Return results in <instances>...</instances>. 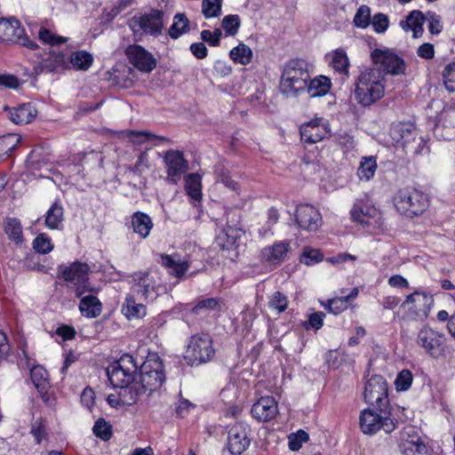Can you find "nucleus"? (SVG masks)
Returning <instances> with one entry per match:
<instances>
[{
	"label": "nucleus",
	"mask_w": 455,
	"mask_h": 455,
	"mask_svg": "<svg viewBox=\"0 0 455 455\" xmlns=\"http://www.w3.org/2000/svg\"><path fill=\"white\" fill-rule=\"evenodd\" d=\"M165 381V373L161 358L156 355H148L140 367L139 380L136 379L131 387L120 392L124 403L134 404L143 394L148 395L158 390Z\"/></svg>",
	"instance_id": "nucleus-1"
},
{
	"label": "nucleus",
	"mask_w": 455,
	"mask_h": 455,
	"mask_svg": "<svg viewBox=\"0 0 455 455\" xmlns=\"http://www.w3.org/2000/svg\"><path fill=\"white\" fill-rule=\"evenodd\" d=\"M30 379L39 393L46 392L49 387V380L47 371L43 366L36 365L32 367L30 369Z\"/></svg>",
	"instance_id": "nucleus-35"
},
{
	"label": "nucleus",
	"mask_w": 455,
	"mask_h": 455,
	"mask_svg": "<svg viewBox=\"0 0 455 455\" xmlns=\"http://www.w3.org/2000/svg\"><path fill=\"white\" fill-rule=\"evenodd\" d=\"M125 54L130 63L140 71L150 72L156 66V60L154 56L140 45H129L125 50Z\"/></svg>",
	"instance_id": "nucleus-19"
},
{
	"label": "nucleus",
	"mask_w": 455,
	"mask_h": 455,
	"mask_svg": "<svg viewBox=\"0 0 455 455\" xmlns=\"http://www.w3.org/2000/svg\"><path fill=\"white\" fill-rule=\"evenodd\" d=\"M309 439L308 434L303 430L298 431L296 434L289 436V448L291 451H299L303 443Z\"/></svg>",
	"instance_id": "nucleus-56"
},
{
	"label": "nucleus",
	"mask_w": 455,
	"mask_h": 455,
	"mask_svg": "<svg viewBox=\"0 0 455 455\" xmlns=\"http://www.w3.org/2000/svg\"><path fill=\"white\" fill-rule=\"evenodd\" d=\"M399 448L403 455H416L423 452L425 444L417 431L409 427L401 433Z\"/></svg>",
	"instance_id": "nucleus-24"
},
{
	"label": "nucleus",
	"mask_w": 455,
	"mask_h": 455,
	"mask_svg": "<svg viewBox=\"0 0 455 455\" xmlns=\"http://www.w3.org/2000/svg\"><path fill=\"white\" fill-rule=\"evenodd\" d=\"M351 218L363 228L375 229L381 225V214L373 205L363 201L356 202L351 210Z\"/></svg>",
	"instance_id": "nucleus-13"
},
{
	"label": "nucleus",
	"mask_w": 455,
	"mask_h": 455,
	"mask_svg": "<svg viewBox=\"0 0 455 455\" xmlns=\"http://www.w3.org/2000/svg\"><path fill=\"white\" fill-rule=\"evenodd\" d=\"M69 61L74 68L87 70L93 62V57L86 51H77L71 54Z\"/></svg>",
	"instance_id": "nucleus-40"
},
{
	"label": "nucleus",
	"mask_w": 455,
	"mask_h": 455,
	"mask_svg": "<svg viewBox=\"0 0 455 455\" xmlns=\"http://www.w3.org/2000/svg\"><path fill=\"white\" fill-rule=\"evenodd\" d=\"M310 78L308 64L301 59L289 60L283 70L280 91L286 97H297L306 92Z\"/></svg>",
	"instance_id": "nucleus-3"
},
{
	"label": "nucleus",
	"mask_w": 455,
	"mask_h": 455,
	"mask_svg": "<svg viewBox=\"0 0 455 455\" xmlns=\"http://www.w3.org/2000/svg\"><path fill=\"white\" fill-rule=\"evenodd\" d=\"M251 412L259 421H269L278 412L277 403L272 396H262L252 405Z\"/></svg>",
	"instance_id": "nucleus-25"
},
{
	"label": "nucleus",
	"mask_w": 455,
	"mask_h": 455,
	"mask_svg": "<svg viewBox=\"0 0 455 455\" xmlns=\"http://www.w3.org/2000/svg\"><path fill=\"white\" fill-rule=\"evenodd\" d=\"M389 408L365 409L360 415V427L363 434L373 435L382 429L386 433H391L395 426L389 417Z\"/></svg>",
	"instance_id": "nucleus-7"
},
{
	"label": "nucleus",
	"mask_w": 455,
	"mask_h": 455,
	"mask_svg": "<svg viewBox=\"0 0 455 455\" xmlns=\"http://www.w3.org/2000/svg\"><path fill=\"white\" fill-rule=\"evenodd\" d=\"M202 12L206 19L220 16L221 13V0H203Z\"/></svg>",
	"instance_id": "nucleus-47"
},
{
	"label": "nucleus",
	"mask_w": 455,
	"mask_h": 455,
	"mask_svg": "<svg viewBox=\"0 0 455 455\" xmlns=\"http://www.w3.org/2000/svg\"><path fill=\"white\" fill-rule=\"evenodd\" d=\"M371 59L374 65L372 68H379L384 77L386 74L398 76L405 72L404 60L389 50L375 49L371 52Z\"/></svg>",
	"instance_id": "nucleus-11"
},
{
	"label": "nucleus",
	"mask_w": 455,
	"mask_h": 455,
	"mask_svg": "<svg viewBox=\"0 0 455 455\" xmlns=\"http://www.w3.org/2000/svg\"><path fill=\"white\" fill-rule=\"evenodd\" d=\"M217 181L221 182L225 187L230 188L233 191H238V183L232 180L230 173L228 170L223 167L216 170Z\"/></svg>",
	"instance_id": "nucleus-51"
},
{
	"label": "nucleus",
	"mask_w": 455,
	"mask_h": 455,
	"mask_svg": "<svg viewBox=\"0 0 455 455\" xmlns=\"http://www.w3.org/2000/svg\"><path fill=\"white\" fill-rule=\"evenodd\" d=\"M240 27L238 15H228L222 20V28L228 36H235Z\"/></svg>",
	"instance_id": "nucleus-55"
},
{
	"label": "nucleus",
	"mask_w": 455,
	"mask_h": 455,
	"mask_svg": "<svg viewBox=\"0 0 455 455\" xmlns=\"http://www.w3.org/2000/svg\"><path fill=\"white\" fill-rule=\"evenodd\" d=\"M20 141L21 136L16 133H7L0 136V160L11 156Z\"/></svg>",
	"instance_id": "nucleus-33"
},
{
	"label": "nucleus",
	"mask_w": 455,
	"mask_h": 455,
	"mask_svg": "<svg viewBox=\"0 0 455 455\" xmlns=\"http://www.w3.org/2000/svg\"><path fill=\"white\" fill-rule=\"evenodd\" d=\"M268 306H269V307L276 310L277 313L280 314L287 308V306H288L287 298L280 291H275L270 298Z\"/></svg>",
	"instance_id": "nucleus-54"
},
{
	"label": "nucleus",
	"mask_w": 455,
	"mask_h": 455,
	"mask_svg": "<svg viewBox=\"0 0 455 455\" xmlns=\"http://www.w3.org/2000/svg\"><path fill=\"white\" fill-rule=\"evenodd\" d=\"M373 29L377 33L385 32L389 25L388 17L383 13L375 14L371 20Z\"/></svg>",
	"instance_id": "nucleus-57"
},
{
	"label": "nucleus",
	"mask_w": 455,
	"mask_h": 455,
	"mask_svg": "<svg viewBox=\"0 0 455 455\" xmlns=\"http://www.w3.org/2000/svg\"><path fill=\"white\" fill-rule=\"evenodd\" d=\"M198 347L199 337L197 335H193L183 355L184 361L188 365L193 366L197 364L196 362L198 358Z\"/></svg>",
	"instance_id": "nucleus-43"
},
{
	"label": "nucleus",
	"mask_w": 455,
	"mask_h": 455,
	"mask_svg": "<svg viewBox=\"0 0 455 455\" xmlns=\"http://www.w3.org/2000/svg\"><path fill=\"white\" fill-rule=\"evenodd\" d=\"M323 259V255L319 250L305 249L300 256V262L307 266H312L322 261Z\"/></svg>",
	"instance_id": "nucleus-52"
},
{
	"label": "nucleus",
	"mask_w": 455,
	"mask_h": 455,
	"mask_svg": "<svg viewBox=\"0 0 455 455\" xmlns=\"http://www.w3.org/2000/svg\"><path fill=\"white\" fill-rule=\"evenodd\" d=\"M279 220L278 211L271 207L267 212V228L262 227L259 229V235L265 236L269 231L273 225L276 224Z\"/></svg>",
	"instance_id": "nucleus-59"
},
{
	"label": "nucleus",
	"mask_w": 455,
	"mask_h": 455,
	"mask_svg": "<svg viewBox=\"0 0 455 455\" xmlns=\"http://www.w3.org/2000/svg\"><path fill=\"white\" fill-rule=\"evenodd\" d=\"M92 431L102 441H108L112 436V427L103 418H100L95 421Z\"/></svg>",
	"instance_id": "nucleus-46"
},
{
	"label": "nucleus",
	"mask_w": 455,
	"mask_h": 455,
	"mask_svg": "<svg viewBox=\"0 0 455 455\" xmlns=\"http://www.w3.org/2000/svg\"><path fill=\"white\" fill-rule=\"evenodd\" d=\"M433 305L434 298L431 294L416 291L406 297L402 307L408 308L407 315L411 320L424 321Z\"/></svg>",
	"instance_id": "nucleus-9"
},
{
	"label": "nucleus",
	"mask_w": 455,
	"mask_h": 455,
	"mask_svg": "<svg viewBox=\"0 0 455 455\" xmlns=\"http://www.w3.org/2000/svg\"><path fill=\"white\" fill-rule=\"evenodd\" d=\"M89 266L86 263L76 261L68 266L60 265L58 267V277L65 282L71 283L76 288H87L90 286L88 282Z\"/></svg>",
	"instance_id": "nucleus-16"
},
{
	"label": "nucleus",
	"mask_w": 455,
	"mask_h": 455,
	"mask_svg": "<svg viewBox=\"0 0 455 455\" xmlns=\"http://www.w3.org/2000/svg\"><path fill=\"white\" fill-rule=\"evenodd\" d=\"M387 382L380 375H372L364 387V400L373 408H389Z\"/></svg>",
	"instance_id": "nucleus-10"
},
{
	"label": "nucleus",
	"mask_w": 455,
	"mask_h": 455,
	"mask_svg": "<svg viewBox=\"0 0 455 455\" xmlns=\"http://www.w3.org/2000/svg\"><path fill=\"white\" fill-rule=\"evenodd\" d=\"M0 85L5 88L17 89L20 82L17 76L13 75H0Z\"/></svg>",
	"instance_id": "nucleus-63"
},
{
	"label": "nucleus",
	"mask_w": 455,
	"mask_h": 455,
	"mask_svg": "<svg viewBox=\"0 0 455 455\" xmlns=\"http://www.w3.org/2000/svg\"><path fill=\"white\" fill-rule=\"evenodd\" d=\"M385 94V78L379 68H367L357 78L355 99L363 107H370Z\"/></svg>",
	"instance_id": "nucleus-2"
},
{
	"label": "nucleus",
	"mask_w": 455,
	"mask_h": 455,
	"mask_svg": "<svg viewBox=\"0 0 455 455\" xmlns=\"http://www.w3.org/2000/svg\"><path fill=\"white\" fill-rule=\"evenodd\" d=\"M444 334L429 327H423L418 333L417 344L435 358H438L444 352Z\"/></svg>",
	"instance_id": "nucleus-15"
},
{
	"label": "nucleus",
	"mask_w": 455,
	"mask_h": 455,
	"mask_svg": "<svg viewBox=\"0 0 455 455\" xmlns=\"http://www.w3.org/2000/svg\"><path fill=\"white\" fill-rule=\"evenodd\" d=\"M249 445L248 427L241 422L236 423L228 432V447L229 451L234 455H240Z\"/></svg>",
	"instance_id": "nucleus-21"
},
{
	"label": "nucleus",
	"mask_w": 455,
	"mask_h": 455,
	"mask_svg": "<svg viewBox=\"0 0 455 455\" xmlns=\"http://www.w3.org/2000/svg\"><path fill=\"white\" fill-rule=\"evenodd\" d=\"M189 21L184 13H177L173 18V23L169 29L172 38H178L188 31Z\"/></svg>",
	"instance_id": "nucleus-41"
},
{
	"label": "nucleus",
	"mask_w": 455,
	"mask_h": 455,
	"mask_svg": "<svg viewBox=\"0 0 455 455\" xmlns=\"http://www.w3.org/2000/svg\"><path fill=\"white\" fill-rule=\"evenodd\" d=\"M160 258V263L169 270L170 274L177 277L182 276L188 268L187 261H176L171 255L162 254Z\"/></svg>",
	"instance_id": "nucleus-34"
},
{
	"label": "nucleus",
	"mask_w": 455,
	"mask_h": 455,
	"mask_svg": "<svg viewBox=\"0 0 455 455\" xmlns=\"http://www.w3.org/2000/svg\"><path fill=\"white\" fill-rule=\"evenodd\" d=\"M443 80L449 92H455V63L448 64L443 68Z\"/></svg>",
	"instance_id": "nucleus-53"
},
{
	"label": "nucleus",
	"mask_w": 455,
	"mask_h": 455,
	"mask_svg": "<svg viewBox=\"0 0 455 455\" xmlns=\"http://www.w3.org/2000/svg\"><path fill=\"white\" fill-rule=\"evenodd\" d=\"M221 35L220 28L215 29L213 33L210 30H204L201 32V39L209 42L211 45L216 46L220 43Z\"/></svg>",
	"instance_id": "nucleus-61"
},
{
	"label": "nucleus",
	"mask_w": 455,
	"mask_h": 455,
	"mask_svg": "<svg viewBox=\"0 0 455 455\" xmlns=\"http://www.w3.org/2000/svg\"><path fill=\"white\" fill-rule=\"evenodd\" d=\"M412 373L409 370L400 371L395 380V387L398 391L408 390L412 383Z\"/></svg>",
	"instance_id": "nucleus-50"
},
{
	"label": "nucleus",
	"mask_w": 455,
	"mask_h": 455,
	"mask_svg": "<svg viewBox=\"0 0 455 455\" xmlns=\"http://www.w3.org/2000/svg\"><path fill=\"white\" fill-rule=\"evenodd\" d=\"M4 231L8 237L16 243H20L23 241L22 227L20 220L17 219H9L6 222Z\"/></svg>",
	"instance_id": "nucleus-44"
},
{
	"label": "nucleus",
	"mask_w": 455,
	"mask_h": 455,
	"mask_svg": "<svg viewBox=\"0 0 455 455\" xmlns=\"http://www.w3.org/2000/svg\"><path fill=\"white\" fill-rule=\"evenodd\" d=\"M295 220L301 229L309 232L316 231L323 224V218L319 210L308 204H300L297 207Z\"/></svg>",
	"instance_id": "nucleus-17"
},
{
	"label": "nucleus",
	"mask_w": 455,
	"mask_h": 455,
	"mask_svg": "<svg viewBox=\"0 0 455 455\" xmlns=\"http://www.w3.org/2000/svg\"><path fill=\"white\" fill-rule=\"evenodd\" d=\"M354 23L357 28H365L371 23V9L367 5H361L355 17Z\"/></svg>",
	"instance_id": "nucleus-49"
},
{
	"label": "nucleus",
	"mask_w": 455,
	"mask_h": 455,
	"mask_svg": "<svg viewBox=\"0 0 455 455\" xmlns=\"http://www.w3.org/2000/svg\"><path fill=\"white\" fill-rule=\"evenodd\" d=\"M63 220V208L55 202L46 212L45 225L52 229H58Z\"/></svg>",
	"instance_id": "nucleus-38"
},
{
	"label": "nucleus",
	"mask_w": 455,
	"mask_h": 455,
	"mask_svg": "<svg viewBox=\"0 0 455 455\" xmlns=\"http://www.w3.org/2000/svg\"><path fill=\"white\" fill-rule=\"evenodd\" d=\"M41 68L43 71L46 72H59L69 67L63 52L52 51L47 57L42 60Z\"/></svg>",
	"instance_id": "nucleus-29"
},
{
	"label": "nucleus",
	"mask_w": 455,
	"mask_h": 455,
	"mask_svg": "<svg viewBox=\"0 0 455 455\" xmlns=\"http://www.w3.org/2000/svg\"><path fill=\"white\" fill-rule=\"evenodd\" d=\"M290 249V243L285 241L264 247L260 251L261 261L273 266L279 265L285 259Z\"/></svg>",
	"instance_id": "nucleus-26"
},
{
	"label": "nucleus",
	"mask_w": 455,
	"mask_h": 455,
	"mask_svg": "<svg viewBox=\"0 0 455 455\" xmlns=\"http://www.w3.org/2000/svg\"><path fill=\"white\" fill-rule=\"evenodd\" d=\"M223 302L215 298H210L201 300V310L209 309L214 311L215 315L219 314L222 309Z\"/></svg>",
	"instance_id": "nucleus-60"
},
{
	"label": "nucleus",
	"mask_w": 455,
	"mask_h": 455,
	"mask_svg": "<svg viewBox=\"0 0 455 455\" xmlns=\"http://www.w3.org/2000/svg\"><path fill=\"white\" fill-rule=\"evenodd\" d=\"M185 190L194 206L199 203V174L190 173L185 177Z\"/></svg>",
	"instance_id": "nucleus-37"
},
{
	"label": "nucleus",
	"mask_w": 455,
	"mask_h": 455,
	"mask_svg": "<svg viewBox=\"0 0 455 455\" xmlns=\"http://www.w3.org/2000/svg\"><path fill=\"white\" fill-rule=\"evenodd\" d=\"M92 291V289L90 286L75 289L76 297L80 298L79 310L84 316L88 318L98 317L102 312V304L96 296L84 295L85 292Z\"/></svg>",
	"instance_id": "nucleus-22"
},
{
	"label": "nucleus",
	"mask_w": 455,
	"mask_h": 455,
	"mask_svg": "<svg viewBox=\"0 0 455 455\" xmlns=\"http://www.w3.org/2000/svg\"><path fill=\"white\" fill-rule=\"evenodd\" d=\"M137 298L134 295H128L123 305L122 311L128 317H142L146 315V307L143 301L136 302Z\"/></svg>",
	"instance_id": "nucleus-32"
},
{
	"label": "nucleus",
	"mask_w": 455,
	"mask_h": 455,
	"mask_svg": "<svg viewBox=\"0 0 455 455\" xmlns=\"http://www.w3.org/2000/svg\"><path fill=\"white\" fill-rule=\"evenodd\" d=\"M137 371L138 365L134 358L129 354H124L108 368L107 374L111 384L123 392L136 381Z\"/></svg>",
	"instance_id": "nucleus-5"
},
{
	"label": "nucleus",
	"mask_w": 455,
	"mask_h": 455,
	"mask_svg": "<svg viewBox=\"0 0 455 455\" xmlns=\"http://www.w3.org/2000/svg\"><path fill=\"white\" fill-rule=\"evenodd\" d=\"M24 34V29L16 19L0 20V41L16 44Z\"/></svg>",
	"instance_id": "nucleus-28"
},
{
	"label": "nucleus",
	"mask_w": 455,
	"mask_h": 455,
	"mask_svg": "<svg viewBox=\"0 0 455 455\" xmlns=\"http://www.w3.org/2000/svg\"><path fill=\"white\" fill-rule=\"evenodd\" d=\"M164 12L161 10H152L149 13L134 16L131 20L130 27L134 33H145L158 36L163 28Z\"/></svg>",
	"instance_id": "nucleus-12"
},
{
	"label": "nucleus",
	"mask_w": 455,
	"mask_h": 455,
	"mask_svg": "<svg viewBox=\"0 0 455 455\" xmlns=\"http://www.w3.org/2000/svg\"><path fill=\"white\" fill-rule=\"evenodd\" d=\"M139 301H148L156 294L155 282L149 272H139L132 275V285L131 288Z\"/></svg>",
	"instance_id": "nucleus-20"
},
{
	"label": "nucleus",
	"mask_w": 455,
	"mask_h": 455,
	"mask_svg": "<svg viewBox=\"0 0 455 455\" xmlns=\"http://www.w3.org/2000/svg\"><path fill=\"white\" fill-rule=\"evenodd\" d=\"M377 170V161L373 156L363 157L357 171L360 180H370L375 174Z\"/></svg>",
	"instance_id": "nucleus-39"
},
{
	"label": "nucleus",
	"mask_w": 455,
	"mask_h": 455,
	"mask_svg": "<svg viewBox=\"0 0 455 455\" xmlns=\"http://www.w3.org/2000/svg\"><path fill=\"white\" fill-rule=\"evenodd\" d=\"M33 249L41 254H46L52 251L53 245L50 237L44 234H39L33 241Z\"/></svg>",
	"instance_id": "nucleus-48"
},
{
	"label": "nucleus",
	"mask_w": 455,
	"mask_h": 455,
	"mask_svg": "<svg viewBox=\"0 0 455 455\" xmlns=\"http://www.w3.org/2000/svg\"><path fill=\"white\" fill-rule=\"evenodd\" d=\"M301 140L307 144H315L323 140L330 133L328 121L316 117L303 124L299 129Z\"/></svg>",
	"instance_id": "nucleus-18"
},
{
	"label": "nucleus",
	"mask_w": 455,
	"mask_h": 455,
	"mask_svg": "<svg viewBox=\"0 0 455 455\" xmlns=\"http://www.w3.org/2000/svg\"><path fill=\"white\" fill-rule=\"evenodd\" d=\"M393 201L397 212L410 219L422 215L429 207L428 196L413 188L399 189Z\"/></svg>",
	"instance_id": "nucleus-4"
},
{
	"label": "nucleus",
	"mask_w": 455,
	"mask_h": 455,
	"mask_svg": "<svg viewBox=\"0 0 455 455\" xmlns=\"http://www.w3.org/2000/svg\"><path fill=\"white\" fill-rule=\"evenodd\" d=\"M331 67L339 74H347L349 60L345 51L338 49L331 54Z\"/></svg>",
	"instance_id": "nucleus-42"
},
{
	"label": "nucleus",
	"mask_w": 455,
	"mask_h": 455,
	"mask_svg": "<svg viewBox=\"0 0 455 455\" xmlns=\"http://www.w3.org/2000/svg\"><path fill=\"white\" fill-rule=\"evenodd\" d=\"M164 162L167 169L168 180L176 183L180 176L188 169V162L184 158V155L179 150L166 151Z\"/></svg>",
	"instance_id": "nucleus-23"
},
{
	"label": "nucleus",
	"mask_w": 455,
	"mask_h": 455,
	"mask_svg": "<svg viewBox=\"0 0 455 455\" xmlns=\"http://www.w3.org/2000/svg\"><path fill=\"white\" fill-rule=\"evenodd\" d=\"M132 226L135 233L139 234L140 237L146 238L153 228V223L148 214L136 212L132 218Z\"/></svg>",
	"instance_id": "nucleus-31"
},
{
	"label": "nucleus",
	"mask_w": 455,
	"mask_h": 455,
	"mask_svg": "<svg viewBox=\"0 0 455 455\" xmlns=\"http://www.w3.org/2000/svg\"><path fill=\"white\" fill-rule=\"evenodd\" d=\"M331 89V80L324 76H318L310 79L307 84L306 92L310 97H322L328 93Z\"/></svg>",
	"instance_id": "nucleus-30"
},
{
	"label": "nucleus",
	"mask_w": 455,
	"mask_h": 455,
	"mask_svg": "<svg viewBox=\"0 0 455 455\" xmlns=\"http://www.w3.org/2000/svg\"><path fill=\"white\" fill-rule=\"evenodd\" d=\"M239 219V212L228 213L227 227L216 237V243L222 250L230 251L236 247L238 240L243 234V230L237 227Z\"/></svg>",
	"instance_id": "nucleus-14"
},
{
	"label": "nucleus",
	"mask_w": 455,
	"mask_h": 455,
	"mask_svg": "<svg viewBox=\"0 0 455 455\" xmlns=\"http://www.w3.org/2000/svg\"><path fill=\"white\" fill-rule=\"evenodd\" d=\"M215 349L212 347V339L208 334L201 336V363L213 359Z\"/></svg>",
	"instance_id": "nucleus-45"
},
{
	"label": "nucleus",
	"mask_w": 455,
	"mask_h": 455,
	"mask_svg": "<svg viewBox=\"0 0 455 455\" xmlns=\"http://www.w3.org/2000/svg\"><path fill=\"white\" fill-rule=\"evenodd\" d=\"M425 20H427V28L432 35H438L443 30L442 19L440 15L434 12H427L425 17L419 11H413L410 12L404 20L400 21V26L406 32L412 31V36L417 38L423 34V25Z\"/></svg>",
	"instance_id": "nucleus-8"
},
{
	"label": "nucleus",
	"mask_w": 455,
	"mask_h": 455,
	"mask_svg": "<svg viewBox=\"0 0 455 455\" xmlns=\"http://www.w3.org/2000/svg\"><path fill=\"white\" fill-rule=\"evenodd\" d=\"M56 334L62 337L64 340L72 339L76 336V331L73 327L68 325H61L57 328Z\"/></svg>",
	"instance_id": "nucleus-64"
},
{
	"label": "nucleus",
	"mask_w": 455,
	"mask_h": 455,
	"mask_svg": "<svg viewBox=\"0 0 455 455\" xmlns=\"http://www.w3.org/2000/svg\"><path fill=\"white\" fill-rule=\"evenodd\" d=\"M417 54L421 59L432 60L435 57V47L430 43H425L418 47Z\"/></svg>",
	"instance_id": "nucleus-62"
},
{
	"label": "nucleus",
	"mask_w": 455,
	"mask_h": 455,
	"mask_svg": "<svg viewBox=\"0 0 455 455\" xmlns=\"http://www.w3.org/2000/svg\"><path fill=\"white\" fill-rule=\"evenodd\" d=\"M347 299H344L343 297L330 299L327 305L329 311L334 315H338L343 312L347 308Z\"/></svg>",
	"instance_id": "nucleus-58"
},
{
	"label": "nucleus",
	"mask_w": 455,
	"mask_h": 455,
	"mask_svg": "<svg viewBox=\"0 0 455 455\" xmlns=\"http://www.w3.org/2000/svg\"><path fill=\"white\" fill-rule=\"evenodd\" d=\"M4 109L8 112L10 120L15 124H29L37 116V109L30 102L20 104L16 108L5 106Z\"/></svg>",
	"instance_id": "nucleus-27"
},
{
	"label": "nucleus",
	"mask_w": 455,
	"mask_h": 455,
	"mask_svg": "<svg viewBox=\"0 0 455 455\" xmlns=\"http://www.w3.org/2000/svg\"><path fill=\"white\" fill-rule=\"evenodd\" d=\"M230 59L237 64L247 65L251 61L252 51L245 44H239L229 52Z\"/></svg>",
	"instance_id": "nucleus-36"
},
{
	"label": "nucleus",
	"mask_w": 455,
	"mask_h": 455,
	"mask_svg": "<svg viewBox=\"0 0 455 455\" xmlns=\"http://www.w3.org/2000/svg\"><path fill=\"white\" fill-rule=\"evenodd\" d=\"M390 136L397 147L418 155L422 153L426 145L425 140L411 123L393 124L390 128Z\"/></svg>",
	"instance_id": "nucleus-6"
}]
</instances>
